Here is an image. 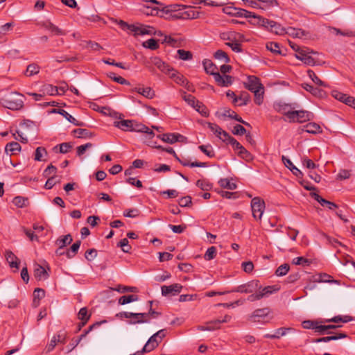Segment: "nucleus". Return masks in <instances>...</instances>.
I'll return each instance as SVG.
<instances>
[{
	"label": "nucleus",
	"instance_id": "1",
	"mask_svg": "<svg viewBox=\"0 0 355 355\" xmlns=\"http://www.w3.org/2000/svg\"><path fill=\"white\" fill-rule=\"evenodd\" d=\"M279 287L277 285L267 286L263 287L259 280H252L245 284H241L231 291L241 293H249L247 300L251 302L258 301L264 297L277 292Z\"/></svg>",
	"mask_w": 355,
	"mask_h": 355
},
{
	"label": "nucleus",
	"instance_id": "2",
	"mask_svg": "<svg viewBox=\"0 0 355 355\" xmlns=\"http://www.w3.org/2000/svg\"><path fill=\"white\" fill-rule=\"evenodd\" d=\"M24 96L17 92H11L0 98V104L9 110H19L24 106Z\"/></svg>",
	"mask_w": 355,
	"mask_h": 355
},
{
	"label": "nucleus",
	"instance_id": "3",
	"mask_svg": "<svg viewBox=\"0 0 355 355\" xmlns=\"http://www.w3.org/2000/svg\"><path fill=\"white\" fill-rule=\"evenodd\" d=\"M120 27L125 31L128 30L134 33V35H153L155 33V28L150 26L142 24H128L127 22L120 20L119 22Z\"/></svg>",
	"mask_w": 355,
	"mask_h": 355
},
{
	"label": "nucleus",
	"instance_id": "4",
	"mask_svg": "<svg viewBox=\"0 0 355 355\" xmlns=\"http://www.w3.org/2000/svg\"><path fill=\"white\" fill-rule=\"evenodd\" d=\"M166 336V329H160L151 336L144 346H148L147 350L148 352L155 349L159 344L162 342L164 338Z\"/></svg>",
	"mask_w": 355,
	"mask_h": 355
},
{
	"label": "nucleus",
	"instance_id": "5",
	"mask_svg": "<svg viewBox=\"0 0 355 355\" xmlns=\"http://www.w3.org/2000/svg\"><path fill=\"white\" fill-rule=\"evenodd\" d=\"M317 52L310 50L306 47H303L298 53L295 54L297 59L303 62L305 64L309 66H314L315 64V59L311 55V54H316Z\"/></svg>",
	"mask_w": 355,
	"mask_h": 355
},
{
	"label": "nucleus",
	"instance_id": "6",
	"mask_svg": "<svg viewBox=\"0 0 355 355\" xmlns=\"http://www.w3.org/2000/svg\"><path fill=\"white\" fill-rule=\"evenodd\" d=\"M252 216L256 219H261L265 209V202L259 197H254L251 201Z\"/></svg>",
	"mask_w": 355,
	"mask_h": 355
},
{
	"label": "nucleus",
	"instance_id": "7",
	"mask_svg": "<svg viewBox=\"0 0 355 355\" xmlns=\"http://www.w3.org/2000/svg\"><path fill=\"white\" fill-rule=\"evenodd\" d=\"M245 87L253 92L254 91L263 89V85L261 83L259 78L254 76H249L248 81L244 83Z\"/></svg>",
	"mask_w": 355,
	"mask_h": 355
},
{
	"label": "nucleus",
	"instance_id": "8",
	"mask_svg": "<svg viewBox=\"0 0 355 355\" xmlns=\"http://www.w3.org/2000/svg\"><path fill=\"white\" fill-rule=\"evenodd\" d=\"M182 286L180 284H173L170 286H162L161 287L162 295L168 296L169 295H175L181 292Z\"/></svg>",
	"mask_w": 355,
	"mask_h": 355
},
{
	"label": "nucleus",
	"instance_id": "9",
	"mask_svg": "<svg viewBox=\"0 0 355 355\" xmlns=\"http://www.w3.org/2000/svg\"><path fill=\"white\" fill-rule=\"evenodd\" d=\"M216 115L218 116V117L220 116H223V117H229L230 119H233L234 120H236V121L238 122H240L247 126H250V123L243 121L242 119V118L239 116L234 111H232V110L230 109H227V110H224L223 112L222 113H220L218 112H217L216 113Z\"/></svg>",
	"mask_w": 355,
	"mask_h": 355
},
{
	"label": "nucleus",
	"instance_id": "10",
	"mask_svg": "<svg viewBox=\"0 0 355 355\" xmlns=\"http://www.w3.org/2000/svg\"><path fill=\"white\" fill-rule=\"evenodd\" d=\"M152 63L156 66L161 71L166 74H170L171 71H173V69L163 62L159 58L154 57L151 59Z\"/></svg>",
	"mask_w": 355,
	"mask_h": 355
},
{
	"label": "nucleus",
	"instance_id": "11",
	"mask_svg": "<svg viewBox=\"0 0 355 355\" xmlns=\"http://www.w3.org/2000/svg\"><path fill=\"white\" fill-rule=\"evenodd\" d=\"M134 120H121L114 122V125L123 131H133Z\"/></svg>",
	"mask_w": 355,
	"mask_h": 355
},
{
	"label": "nucleus",
	"instance_id": "12",
	"mask_svg": "<svg viewBox=\"0 0 355 355\" xmlns=\"http://www.w3.org/2000/svg\"><path fill=\"white\" fill-rule=\"evenodd\" d=\"M34 276L37 280L40 281L48 279L49 275L43 266L38 263H35L34 265Z\"/></svg>",
	"mask_w": 355,
	"mask_h": 355
},
{
	"label": "nucleus",
	"instance_id": "13",
	"mask_svg": "<svg viewBox=\"0 0 355 355\" xmlns=\"http://www.w3.org/2000/svg\"><path fill=\"white\" fill-rule=\"evenodd\" d=\"M233 77L229 75H220V73H217L216 77H215V81L218 84V86L220 87H228L233 83Z\"/></svg>",
	"mask_w": 355,
	"mask_h": 355
},
{
	"label": "nucleus",
	"instance_id": "14",
	"mask_svg": "<svg viewBox=\"0 0 355 355\" xmlns=\"http://www.w3.org/2000/svg\"><path fill=\"white\" fill-rule=\"evenodd\" d=\"M297 107L296 103H285L282 102L277 103L275 105V108L279 112L282 113L284 116L291 110Z\"/></svg>",
	"mask_w": 355,
	"mask_h": 355
},
{
	"label": "nucleus",
	"instance_id": "15",
	"mask_svg": "<svg viewBox=\"0 0 355 355\" xmlns=\"http://www.w3.org/2000/svg\"><path fill=\"white\" fill-rule=\"evenodd\" d=\"M282 159L285 166L287 167L293 173L294 175H295L297 178L302 177L303 174L302 171L293 164V162L289 158L283 155L282 157Z\"/></svg>",
	"mask_w": 355,
	"mask_h": 355
},
{
	"label": "nucleus",
	"instance_id": "16",
	"mask_svg": "<svg viewBox=\"0 0 355 355\" xmlns=\"http://www.w3.org/2000/svg\"><path fill=\"white\" fill-rule=\"evenodd\" d=\"M202 64L206 73L213 76L214 78L215 79V77H216V74L219 73V72L216 71V65L214 64L211 60L208 59L204 60L202 62Z\"/></svg>",
	"mask_w": 355,
	"mask_h": 355
},
{
	"label": "nucleus",
	"instance_id": "17",
	"mask_svg": "<svg viewBox=\"0 0 355 355\" xmlns=\"http://www.w3.org/2000/svg\"><path fill=\"white\" fill-rule=\"evenodd\" d=\"M286 33H288V35L294 37H297V38H307V37L309 36V33L302 30V29H300V28H293V27H288L287 29H286Z\"/></svg>",
	"mask_w": 355,
	"mask_h": 355
},
{
	"label": "nucleus",
	"instance_id": "18",
	"mask_svg": "<svg viewBox=\"0 0 355 355\" xmlns=\"http://www.w3.org/2000/svg\"><path fill=\"white\" fill-rule=\"evenodd\" d=\"M6 261L9 263L10 267L19 268V261L18 258L14 254V253L10 250H6L5 253Z\"/></svg>",
	"mask_w": 355,
	"mask_h": 355
},
{
	"label": "nucleus",
	"instance_id": "19",
	"mask_svg": "<svg viewBox=\"0 0 355 355\" xmlns=\"http://www.w3.org/2000/svg\"><path fill=\"white\" fill-rule=\"evenodd\" d=\"M302 131L316 135L322 132V128L315 123H309L302 127Z\"/></svg>",
	"mask_w": 355,
	"mask_h": 355
},
{
	"label": "nucleus",
	"instance_id": "20",
	"mask_svg": "<svg viewBox=\"0 0 355 355\" xmlns=\"http://www.w3.org/2000/svg\"><path fill=\"white\" fill-rule=\"evenodd\" d=\"M105 322H106V321H105V320H103V321H101V322H95L94 324H93L92 325L89 326V327L87 330H85V331H84V333H83V334H82L80 336V337H79V338H78V340H76L73 341V343H72V344H71V345H72V348H71V349H73L75 347H76V346L78 345V343H80V341L83 338H85V336H87V335L90 332V331H92L95 327H99L101 324H103V323H105Z\"/></svg>",
	"mask_w": 355,
	"mask_h": 355
},
{
	"label": "nucleus",
	"instance_id": "21",
	"mask_svg": "<svg viewBox=\"0 0 355 355\" xmlns=\"http://www.w3.org/2000/svg\"><path fill=\"white\" fill-rule=\"evenodd\" d=\"M133 131L137 132H144L148 135L150 137H154L155 134L152 130L146 126L142 123H139L135 121V124H133Z\"/></svg>",
	"mask_w": 355,
	"mask_h": 355
},
{
	"label": "nucleus",
	"instance_id": "22",
	"mask_svg": "<svg viewBox=\"0 0 355 355\" xmlns=\"http://www.w3.org/2000/svg\"><path fill=\"white\" fill-rule=\"evenodd\" d=\"M44 27L50 31L53 34L55 35H66V32L62 29H60V28H58V26H56L55 25H54L53 24H52L51 22L50 21H46L44 24Z\"/></svg>",
	"mask_w": 355,
	"mask_h": 355
},
{
	"label": "nucleus",
	"instance_id": "23",
	"mask_svg": "<svg viewBox=\"0 0 355 355\" xmlns=\"http://www.w3.org/2000/svg\"><path fill=\"white\" fill-rule=\"evenodd\" d=\"M21 149V146L17 142L12 141L8 143L5 147V153H6V157H9V152L12 153V154H15L17 152H20Z\"/></svg>",
	"mask_w": 355,
	"mask_h": 355
},
{
	"label": "nucleus",
	"instance_id": "24",
	"mask_svg": "<svg viewBox=\"0 0 355 355\" xmlns=\"http://www.w3.org/2000/svg\"><path fill=\"white\" fill-rule=\"evenodd\" d=\"M312 116L313 114L309 112L304 110H296V122L303 123L306 121H309L311 119Z\"/></svg>",
	"mask_w": 355,
	"mask_h": 355
},
{
	"label": "nucleus",
	"instance_id": "25",
	"mask_svg": "<svg viewBox=\"0 0 355 355\" xmlns=\"http://www.w3.org/2000/svg\"><path fill=\"white\" fill-rule=\"evenodd\" d=\"M133 91L149 99H152L155 96V92L150 87H135Z\"/></svg>",
	"mask_w": 355,
	"mask_h": 355
},
{
	"label": "nucleus",
	"instance_id": "26",
	"mask_svg": "<svg viewBox=\"0 0 355 355\" xmlns=\"http://www.w3.org/2000/svg\"><path fill=\"white\" fill-rule=\"evenodd\" d=\"M73 133L78 138H92L94 136V133L90 132L87 129L78 128L73 131Z\"/></svg>",
	"mask_w": 355,
	"mask_h": 355
},
{
	"label": "nucleus",
	"instance_id": "27",
	"mask_svg": "<svg viewBox=\"0 0 355 355\" xmlns=\"http://www.w3.org/2000/svg\"><path fill=\"white\" fill-rule=\"evenodd\" d=\"M133 314H141L143 315L141 317L139 318H129L130 319L128 323L129 324H141V323H148L149 322V320L146 319V317H148V313H133Z\"/></svg>",
	"mask_w": 355,
	"mask_h": 355
},
{
	"label": "nucleus",
	"instance_id": "28",
	"mask_svg": "<svg viewBox=\"0 0 355 355\" xmlns=\"http://www.w3.org/2000/svg\"><path fill=\"white\" fill-rule=\"evenodd\" d=\"M80 244H81V241L80 240L79 241H76L71 246L70 249L67 250L66 251V257L68 259H72L73 257H74L75 255L77 254L79 248H80Z\"/></svg>",
	"mask_w": 355,
	"mask_h": 355
},
{
	"label": "nucleus",
	"instance_id": "29",
	"mask_svg": "<svg viewBox=\"0 0 355 355\" xmlns=\"http://www.w3.org/2000/svg\"><path fill=\"white\" fill-rule=\"evenodd\" d=\"M45 291L42 288H37L33 292V304L35 306H37L40 304V300L44 297Z\"/></svg>",
	"mask_w": 355,
	"mask_h": 355
},
{
	"label": "nucleus",
	"instance_id": "30",
	"mask_svg": "<svg viewBox=\"0 0 355 355\" xmlns=\"http://www.w3.org/2000/svg\"><path fill=\"white\" fill-rule=\"evenodd\" d=\"M176 159L184 166H190V167H207V162H190L187 159H180V158H178V157Z\"/></svg>",
	"mask_w": 355,
	"mask_h": 355
},
{
	"label": "nucleus",
	"instance_id": "31",
	"mask_svg": "<svg viewBox=\"0 0 355 355\" xmlns=\"http://www.w3.org/2000/svg\"><path fill=\"white\" fill-rule=\"evenodd\" d=\"M352 320V318L349 315H336L333 317L332 318L327 319L325 320V322H343L346 323Z\"/></svg>",
	"mask_w": 355,
	"mask_h": 355
},
{
	"label": "nucleus",
	"instance_id": "32",
	"mask_svg": "<svg viewBox=\"0 0 355 355\" xmlns=\"http://www.w3.org/2000/svg\"><path fill=\"white\" fill-rule=\"evenodd\" d=\"M73 241L72 236L71 234H68L62 237L58 238L55 244L60 247H66L67 245L70 244Z\"/></svg>",
	"mask_w": 355,
	"mask_h": 355
},
{
	"label": "nucleus",
	"instance_id": "33",
	"mask_svg": "<svg viewBox=\"0 0 355 355\" xmlns=\"http://www.w3.org/2000/svg\"><path fill=\"white\" fill-rule=\"evenodd\" d=\"M206 123L207 124V127L217 137H218L219 139L220 137H223V132L225 131L222 130V128L219 125L210 122H207Z\"/></svg>",
	"mask_w": 355,
	"mask_h": 355
},
{
	"label": "nucleus",
	"instance_id": "34",
	"mask_svg": "<svg viewBox=\"0 0 355 355\" xmlns=\"http://www.w3.org/2000/svg\"><path fill=\"white\" fill-rule=\"evenodd\" d=\"M341 325L336 324H328V325H322L319 324L318 327H316V332L320 335H324L325 334H330V332H327V330L329 329H335L336 328L340 327Z\"/></svg>",
	"mask_w": 355,
	"mask_h": 355
},
{
	"label": "nucleus",
	"instance_id": "35",
	"mask_svg": "<svg viewBox=\"0 0 355 355\" xmlns=\"http://www.w3.org/2000/svg\"><path fill=\"white\" fill-rule=\"evenodd\" d=\"M270 31L275 33L277 35H284L286 33V29L282 27L279 24L272 21L269 29Z\"/></svg>",
	"mask_w": 355,
	"mask_h": 355
},
{
	"label": "nucleus",
	"instance_id": "36",
	"mask_svg": "<svg viewBox=\"0 0 355 355\" xmlns=\"http://www.w3.org/2000/svg\"><path fill=\"white\" fill-rule=\"evenodd\" d=\"M139 297L136 295H123L119 299L118 304L120 305H125L126 304L137 301Z\"/></svg>",
	"mask_w": 355,
	"mask_h": 355
},
{
	"label": "nucleus",
	"instance_id": "37",
	"mask_svg": "<svg viewBox=\"0 0 355 355\" xmlns=\"http://www.w3.org/2000/svg\"><path fill=\"white\" fill-rule=\"evenodd\" d=\"M218 184L221 187L230 190H234L237 187V185L234 182H230V180L227 178H221L218 181Z\"/></svg>",
	"mask_w": 355,
	"mask_h": 355
},
{
	"label": "nucleus",
	"instance_id": "38",
	"mask_svg": "<svg viewBox=\"0 0 355 355\" xmlns=\"http://www.w3.org/2000/svg\"><path fill=\"white\" fill-rule=\"evenodd\" d=\"M253 18L257 19L256 22L257 24L266 28L268 30L269 29L270 25L273 21L272 20H270L266 18L262 17L261 16H257L255 15H253Z\"/></svg>",
	"mask_w": 355,
	"mask_h": 355
},
{
	"label": "nucleus",
	"instance_id": "39",
	"mask_svg": "<svg viewBox=\"0 0 355 355\" xmlns=\"http://www.w3.org/2000/svg\"><path fill=\"white\" fill-rule=\"evenodd\" d=\"M91 315L88 314L87 309L86 307L81 308L78 312V319L82 320V325H85L87 322L89 320Z\"/></svg>",
	"mask_w": 355,
	"mask_h": 355
},
{
	"label": "nucleus",
	"instance_id": "40",
	"mask_svg": "<svg viewBox=\"0 0 355 355\" xmlns=\"http://www.w3.org/2000/svg\"><path fill=\"white\" fill-rule=\"evenodd\" d=\"M266 49L277 55L283 54L280 50L279 44L277 42H270L266 44Z\"/></svg>",
	"mask_w": 355,
	"mask_h": 355
},
{
	"label": "nucleus",
	"instance_id": "41",
	"mask_svg": "<svg viewBox=\"0 0 355 355\" xmlns=\"http://www.w3.org/2000/svg\"><path fill=\"white\" fill-rule=\"evenodd\" d=\"M183 99L192 107L196 108L197 107V105L200 103L198 101H196V98L191 95L187 94L186 92H184L182 95Z\"/></svg>",
	"mask_w": 355,
	"mask_h": 355
},
{
	"label": "nucleus",
	"instance_id": "42",
	"mask_svg": "<svg viewBox=\"0 0 355 355\" xmlns=\"http://www.w3.org/2000/svg\"><path fill=\"white\" fill-rule=\"evenodd\" d=\"M198 148L207 157L210 158L215 157V152L211 145H200Z\"/></svg>",
	"mask_w": 355,
	"mask_h": 355
},
{
	"label": "nucleus",
	"instance_id": "43",
	"mask_svg": "<svg viewBox=\"0 0 355 355\" xmlns=\"http://www.w3.org/2000/svg\"><path fill=\"white\" fill-rule=\"evenodd\" d=\"M307 73H308V76L309 77L313 80V82L314 83H315L316 85H319V86H322V87H327V85L322 81L317 76L316 74L315 73V72L311 70V69H309L307 71Z\"/></svg>",
	"mask_w": 355,
	"mask_h": 355
},
{
	"label": "nucleus",
	"instance_id": "44",
	"mask_svg": "<svg viewBox=\"0 0 355 355\" xmlns=\"http://www.w3.org/2000/svg\"><path fill=\"white\" fill-rule=\"evenodd\" d=\"M303 88L307 91L309 92L311 94H312L313 96H322V90L320 89H318L317 87H314L313 86L304 83L303 84Z\"/></svg>",
	"mask_w": 355,
	"mask_h": 355
},
{
	"label": "nucleus",
	"instance_id": "45",
	"mask_svg": "<svg viewBox=\"0 0 355 355\" xmlns=\"http://www.w3.org/2000/svg\"><path fill=\"white\" fill-rule=\"evenodd\" d=\"M44 155L47 156V151L46 148L44 147H37L35 152L34 159L38 162L44 161V159H42Z\"/></svg>",
	"mask_w": 355,
	"mask_h": 355
},
{
	"label": "nucleus",
	"instance_id": "46",
	"mask_svg": "<svg viewBox=\"0 0 355 355\" xmlns=\"http://www.w3.org/2000/svg\"><path fill=\"white\" fill-rule=\"evenodd\" d=\"M60 114L63 116L70 123L74 124L77 126H82L83 125V122H79L78 120H76L73 116H72L71 114H69L66 110H63L62 112H60Z\"/></svg>",
	"mask_w": 355,
	"mask_h": 355
},
{
	"label": "nucleus",
	"instance_id": "47",
	"mask_svg": "<svg viewBox=\"0 0 355 355\" xmlns=\"http://www.w3.org/2000/svg\"><path fill=\"white\" fill-rule=\"evenodd\" d=\"M168 75L174 79L176 83L180 85H184L187 80L183 76L176 73L174 70L173 71H171Z\"/></svg>",
	"mask_w": 355,
	"mask_h": 355
},
{
	"label": "nucleus",
	"instance_id": "48",
	"mask_svg": "<svg viewBox=\"0 0 355 355\" xmlns=\"http://www.w3.org/2000/svg\"><path fill=\"white\" fill-rule=\"evenodd\" d=\"M157 138L162 139L163 141L173 144L175 143V133H165L157 135Z\"/></svg>",
	"mask_w": 355,
	"mask_h": 355
},
{
	"label": "nucleus",
	"instance_id": "49",
	"mask_svg": "<svg viewBox=\"0 0 355 355\" xmlns=\"http://www.w3.org/2000/svg\"><path fill=\"white\" fill-rule=\"evenodd\" d=\"M107 76L112 79L114 81L116 82L117 83H119L121 85H130V83L129 81L125 80L124 78L121 76H116V75L114 72H110L107 73Z\"/></svg>",
	"mask_w": 355,
	"mask_h": 355
},
{
	"label": "nucleus",
	"instance_id": "50",
	"mask_svg": "<svg viewBox=\"0 0 355 355\" xmlns=\"http://www.w3.org/2000/svg\"><path fill=\"white\" fill-rule=\"evenodd\" d=\"M270 313L268 308H263L256 309L252 314L251 318H264L267 316Z\"/></svg>",
	"mask_w": 355,
	"mask_h": 355
},
{
	"label": "nucleus",
	"instance_id": "51",
	"mask_svg": "<svg viewBox=\"0 0 355 355\" xmlns=\"http://www.w3.org/2000/svg\"><path fill=\"white\" fill-rule=\"evenodd\" d=\"M44 94H47L49 95H56V94H60V93L58 92V87H54L51 85H44L43 86L42 89Z\"/></svg>",
	"mask_w": 355,
	"mask_h": 355
},
{
	"label": "nucleus",
	"instance_id": "52",
	"mask_svg": "<svg viewBox=\"0 0 355 355\" xmlns=\"http://www.w3.org/2000/svg\"><path fill=\"white\" fill-rule=\"evenodd\" d=\"M57 171L58 168L55 166L50 164L44 171L42 175L44 178H51V176H55V175L57 173Z\"/></svg>",
	"mask_w": 355,
	"mask_h": 355
},
{
	"label": "nucleus",
	"instance_id": "53",
	"mask_svg": "<svg viewBox=\"0 0 355 355\" xmlns=\"http://www.w3.org/2000/svg\"><path fill=\"white\" fill-rule=\"evenodd\" d=\"M177 53L179 58L182 60H190L193 58V54L191 51H185L184 49H178Z\"/></svg>",
	"mask_w": 355,
	"mask_h": 355
},
{
	"label": "nucleus",
	"instance_id": "54",
	"mask_svg": "<svg viewBox=\"0 0 355 355\" xmlns=\"http://www.w3.org/2000/svg\"><path fill=\"white\" fill-rule=\"evenodd\" d=\"M289 269L290 266L288 263L282 264L277 268L275 275L279 277L284 276L288 273Z\"/></svg>",
	"mask_w": 355,
	"mask_h": 355
},
{
	"label": "nucleus",
	"instance_id": "55",
	"mask_svg": "<svg viewBox=\"0 0 355 355\" xmlns=\"http://www.w3.org/2000/svg\"><path fill=\"white\" fill-rule=\"evenodd\" d=\"M143 46L150 50H156L159 48V44L156 40L150 38L143 43Z\"/></svg>",
	"mask_w": 355,
	"mask_h": 355
},
{
	"label": "nucleus",
	"instance_id": "56",
	"mask_svg": "<svg viewBox=\"0 0 355 355\" xmlns=\"http://www.w3.org/2000/svg\"><path fill=\"white\" fill-rule=\"evenodd\" d=\"M40 67L35 64H31L27 67L25 75L27 76H32L39 73Z\"/></svg>",
	"mask_w": 355,
	"mask_h": 355
},
{
	"label": "nucleus",
	"instance_id": "57",
	"mask_svg": "<svg viewBox=\"0 0 355 355\" xmlns=\"http://www.w3.org/2000/svg\"><path fill=\"white\" fill-rule=\"evenodd\" d=\"M12 202L17 207L22 208L26 206L28 199L22 196H16L14 198Z\"/></svg>",
	"mask_w": 355,
	"mask_h": 355
},
{
	"label": "nucleus",
	"instance_id": "58",
	"mask_svg": "<svg viewBox=\"0 0 355 355\" xmlns=\"http://www.w3.org/2000/svg\"><path fill=\"white\" fill-rule=\"evenodd\" d=\"M238 10L235 12V16L237 17L250 18L253 17L254 13L249 12L245 9L237 8Z\"/></svg>",
	"mask_w": 355,
	"mask_h": 355
},
{
	"label": "nucleus",
	"instance_id": "59",
	"mask_svg": "<svg viewBox=\"0 0 355 355\" xmlns=\"http://www.w3.org/2000/svg\"><path fill=\"white\" fill-rule=\"evenodd\" d=\"M216 255V248L214 246H211L207 250V251L204 255V258L207 261H210V260H212L213 259H214Z\"/></svg>",
	"mask_w": 355,
	"mask_h": 355
},
{
	"label": "nucleus",
	"instance_id": "60",
	"mask_svg": "<svg viewBox=\"0 0 355 355\" xmlns=\"http://www.w3.org/2000/svg\"><path fill=\"white\" fill-rule=\"evenodd\" d=\"M114 290L121 293H124L126 292L135 293L138 291L137 287L121 285H119L116 288H114Z\"/></svg>",
	"mask_w": 355,
	"mask_h": 355
},
{
	"label": "nucleus",
	"instance_id": "61",
	"mask_svg": "<svg viewBox=\"0 0 355 355\" xmlns=\"http://www.w3.org/2000/svg\"><path fill=\"white\" fill-rule=\"evenodd\" d=\"M319 325V322L314 320H305L302 322V327L306 329H313L316 332V327Z\"/></svg>",
	"mask_w": 355,
	"mask_h": 355
},
{
	"label": "nucleus",
	"instance_id": "62",
	"mask_svg": "<svg viewBox=\"0 0 355 355\" xmlns=\"http://www.w3.org/2000/svg\"><path fill=\"white\" fill-rule=\"evenodd\" d=\"M254 103L257 105H261L263 102L264 88L254 91Z\"/></svg>",
	"mask_w": 355,
	"mask_h": 355
},
{
	"label": "nucleus",
	"instance_id": "63",
	"mask_svg": "<svg viewBox=\"0 0 355 355\" xmlns=\"http://www.w3.org/2000/svg\"><path fill=\"white\" fill-rule=\"evenodd\" d=\"M214 58L217 60H224L225 62L228 63L230 62V60L227 55V54L222 51L218 50L214 53Z\"/></svg>",
	"mask_w": 355,
	"mask_h": 355
},
{
	"label": "nucleus",
	"instance_id": "64",
	"mask_svg": "<svg viewBox=\"0 0 355 355\" xmlns=\"http://www.w3.org/2000/svg\"><path fill=\"white\" fill-rule=\"evenodd\" d=\"M129 241L127 239H121L118 245L120 246L122 249V251L125 253H129L131 249V246L128 244Z\"/></svg>",
	"mask_w": 355,
	"mask_h": 355
}]
</instances>
